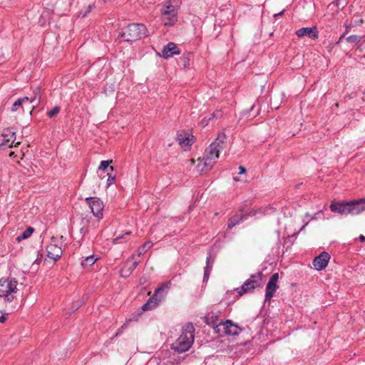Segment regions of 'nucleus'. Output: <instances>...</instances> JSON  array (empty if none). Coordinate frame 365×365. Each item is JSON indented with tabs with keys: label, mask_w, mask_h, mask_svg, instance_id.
<instances>
[{
	"label": "nucleus",
	"mask_w": 365,
	"mask_h": 365,
	"mask_svg": "<svg viewBox=\"0 0 365 365\" xmlns=\"http://www.w3.org/2000/svg\"><path fill=\"white\" fill-rule=\"evenodd\" d=\"M6 317L4 315H2L1 317H0V322L3 323L6 321Z\"/></svg>",
	"instance_id": "obj_38"
},
{
	"label": "nucleus",
	"mask_w": 365,
	"mask_h": 365,
	"mask_svg": "<svg viewBox=\"0 0 365 365\" xmlns=\"http://www.w3.org/2000/svg\"><path fill=\"white\" fill-rule=\"evenodd\" d=\"M318 30L316 26L304 27L298 29L296 31V35L299 37L308 36L311 39H316L318 38Z\"/></svg>",
	"instance_id": "obj_14"
},
{
	"label": "nucleus",
	"mask_w": 365,
	"mask_h": 365,
	"mask_svg": "<svg viewBox=\"0 0 365 365\" xmlns=\"http://www.w3.org/2000/svg\"><path fill=\"white\" fill-rule=\"evenodd\" d=\"M329 259L330 255L327 252H323L314 259L313 266L317 270H322L327 266Z\"/></svg>",
	"instance_id": "obj_12"
},
{
	"label": "nucleus",
	"mask_w": 365,
	"mask_h": 365,
	"mask_svg": "<svg viewBox=\"0 0 365 365\" xmlns=\"http://www.w3.org/2000/svg\"><path fill=\"white\" fill-rule=\"evenodd\" d=\"M41 88L37 86L33 91V96L31 97V103H34L32 109L39 105L41 103Z\"/></svg>",
	"instance_id": "obj_22"
},
{
	"label": "nucleus",
	"mask_w": 365,
	"mask_h": 365,
	"mask_svg": "<svg viewBox=\"0 0 365 365\" xmlns=\"http://www.w3.org/2000/svg\"><path fill=\"white\" fill-rule=\"evenodd\" d=\"M190 165H194V163H195V160H194V159H190Z\"/></svg>",
	"instance_id": "obj_39"
},
{
	"label": "nucleus",
	"mask_w": 365,
	"mask_h": 365,
	"mask_svg": "<svg viewBox=\"0 0 365 365\" xmlns=\"http://www.w3.org/2000/svg\"><path fill=\"white\" fill-rule=\"evenodd\" d=\"M18 284V281L15 278L0 279V297L7 302H13L19 292Z\"/></svg>",
	"instance_id": "obj_3"
},
{
	"label": "nucleus",
	"mask_w": 365,
	"mask_h": 365,
	"mask_svg": "<svg viewBox=\"0 0 365 365\" xmlns=\"http://www.w3.org/2000/svg\"><path fill=\"white\" fill-rule=\"evenodd\" d=\"M110 163H112V160L101 161L100 166H99V170H105L106 169H107L108 168Z\"/></svg>",
	"instance_id": "obj_30"
},
{
	"label": "nucleus",
	"mask_w": 365,
	"mask_h": 365,
	"mask_svg": "<svg viewBox=\"0 0 365 365\" xmlns=\"http://www.w3.org/2000/svg\"><path fill=\"white\" fill-rule=\"evenodd\" d=\"M92 7H93L92 5H89L88 6V12H89L91 10Z\"/></svg>",
	"instance_id": "obj_40"
},
{
	"label": "nucleus",
	"mask_w": 365,
	"mask_h": 365,
	"mask_svg": "<svg viewBox=\"0 0 365 365\" xmlns=\"http://www.w3.org/2000/svg\"><path fill=\"white\" fill-rule=\"evenodd\" d=\"M96 260L97 258H95L93 255L88 256L83 259L82 262V265L83 267L91 266L96 262Z\"/></svg>",
	"instance_id": "obj_24"
},
{
	"label": "nucleus",
	"mask_w": 365,
	"mask_h": 365,
	"mask_svg": "<svg viewBox=\"0 0 365 365\" xmlns=\"http://www.w3.org/2000/svg\"><path fill=\"white\" fill-rule=\"evenodd\" d=\"M109 168H110V170L111 171H113V167L110 166Z\"/></svg>",
	"instance_id": "obj_44"
},
{
	"label": "nucleus",
	"mask_w": 365,
	"mask_h": 365,
	"mask_svg": "<svg viewBox=\"0 0 365 365\" xmlns=\"http://www.w3.org/2000/svg\"><path fill=\"white\" fill-rule=\"evenodd\" d=\"M212 118H220L222 117V112L220 110H215L212 114Z\"/></svg>",
	"instance_id": "obj_33"
},
{
	"label": "nucleus",
	"mask_w": 365,
	"mask_h": 365,
	"mask_svg": "<svg viewBox=\"0 0 365 365\" xmlns=\"http://www.w3.org/2000/svg\"><path fill=\"white\" fill-rule=\"evenodd\" d=\"M23 103L29 101L31 103V98L29 97H24L22 98H20Z\"/></svg>",
	"instance_id": "obj_34"
},
{
	"label": "nucleus",
	"mask_w": 365,
	"mask_h": 365,
	"mask_svg": "<svg viewBox=\"0 0 365 365\" xmlns=\"http://www.w3.org/2000/svg\"><path fill=\"white\" fill-rule=\"evenodd\" d=\"M115 177L111 175H108V178L107 179V185L108 186H110L115 182Z\"/></svg>",
	"instance_id": "obj_32"
},
{
	"label": "nucleus",
	"mask_w": 365,
	"mask_h": 365,
	"mask_svg": "<svg viewBox=\"0 0 365 365\" xmlns=\"http://www.w3.org/2000/svg\"><path fill=\"white\" fill-rule=\"evenodd\" d=\"M47 257L54 261L58 260L62 255L61 247L56 244H49L46 247Z\"/></svg>",
	"instance_id": "obj_15"
},
{
	"label": "nucleus",
	"mask_w": 365,
	"mask_h": 365,
	"mask_svg": "<svg viewBox=\"0 0 365 365\" xmlns=\"http://www.w3.org/2000/svg\"><path fill=\"white\" fill-rule=\"evenodd\" d=\"M60 111V107L56 106L52 110L47 113L48 116L53 118L56 116Z\"/></svg>",
	"instance_id": "obj_28"
},
{
	"label": "nucleus",
	"mask_w": 365,
	"mask_h": 365,
	"mask_svg": "<svg viewBox=\"0 0 365 365\" xmlns=\"http://www.w3.org/2000/svg\"><path fill=\"white\" fill-rule=\"evenodd\" d=\"M34 229L33 227H29L20 235H19L16 237V240L18 242H21V240L29 238L31 235V234L34 232Z\"/></svg>",
	"instance_id": "obj_23"
},
{
	"label": "nucleus",
	"mask_w": 365,
	"mask_h": 365,
	"mask_svg": "<svg viewBox=\"0 0 365 365\" xmlns=\"http://www.w3.org/2000/svg\"><path fill=\"white\" fill-rule=\"evenodd\" d=\"M86 202L93 215L98 220L102 219L103 217V210L104 205L101 200L96 197H90L86 198Z\"/></svg>",
	"instance_id": "obj_9"
},
{
	"label": "nucleus",
	"mask_w": 365,
	"mask_h": 365,
	"mask_svg": "<svg viewBox=\"0 0 365 365\" xmlns=\"http://www.w3.org/2000/svg\"><path fill=\"white\" fill-rule=\"evenodd\" d=\"M182 66L184 68H187L190 66V54L183 55L181 58Z\"/></svg>",
	"instance_id": "obj_26"
},
{
	"label": "nucleus",
	"mask_w": 365,
	"mask_h": 365,
	"mask_svg": "<svg viewBox=\"0 0 365 365\" xmlns=\"http://www.w3.org/2000/svg\"><path fill=\"white\" fill-rule=\"evenodd\" d=\"M239 170H240V172H239L240 174H244L246 173V169L242 166H240Z\"/></svg>",
	"instance_id": "obj_35"
},
{
	"label": "nucleus",
	"mask_w": 365,
	"mask_h": 365,
	"mask_svg": "<svg viewBox=\"0 0 365 365\" xmlns=\"http://www.w3.org/2000/svg\"><path fill=\"white\" fill-rule=\"evenodd\" d=\"M177 140L182 148L187 150L192 143V139L183 134H178L177 135Z\"/></svg>",
	"instance_id": "obj_21"
},
{
	"label": "nucleus",
	"mask_w": 365,
	"mask_h": 365,
	"mask_svg": "<svg viewBox=\"0 0 365 365\" xmlns=\"http://www.w3.org/2000/svg\"><path fill=\"white\" fill-rule=\"evenodd\" d=\"M15 133L9 129L4 130L3 133L0 134V148H6L16 146L19 143H15Z\"/></svg>",
	"instance_id": "obj_10"
},
{
	"label": "nucleus",
	"mask_w": 365,
	"mask_h": 365,
	"mask_svg": "<svg viewBox=\"0 0 365 365\" xmlns=\"http://www.w3.org/2000/svg\"><path fill=\"white\" fill-rule=\"evenodd\" d=\"M361 39H362V36H361L351 35L347 38V41L349 43H357L360 42L361 41Z\"/></svg>",
	"instance_id": "obj_25"
},
{
	"label": "nucleus",
	"mask_w": 365,
	"mask_h": 365,
	"mask_svg": "<svg viewBox=\"0 0 365 365\" xmlns=\"http://www.w3.org/2000/svg\"><path fill=\"white\" fill-rule=\"evenodd\" d=\"M162 292H163V287L158 288L155 290L154 295L150 298L145 304L143 305L142 309L143 311H147L155 307L158 302L161 300V298L158 299V297Z\"/></svg>",
	"instance_id": "obj_16"
},
{
	"label": "nucleus",
	"mask_w": 365,
	"mask_h": 365,
	"mask_svg": "<svg viewBox=\"0 0 365 365\" xmlns=\"http://www.w3.org/2000/svg\"><path fill=\"white\" fill-rule=\"evenodd\" d=\"M227 136L224 133H220L210 146L206 149L204 157L212 164H215L219 158V153L226 146Z\"/></svg>",
	"instance_id": "obj_4"
},
{
	"label": "nucleus",
	"mask_w": 365,
	"mask_h": 365,
	"mask_svg": "<svg viewBox=\"0 0 365 365\" xmlns=\"http://www.w3.org/2000/svg\"><path fill=\"white\" fill-rule=\"evenodd\" d=\"M147 28L144 24H129L122 33V37L126 41H133L146 36Z\"/></svg>",
	"instance_id": "obj_6"
},
{
	"label": "nucleus",
	"mask_w": 365,
	"mask_h": 365,
	"mask_svg": "<svg viewBox=\"0 0 365 365\" xmlns=\"http://www.w3.org/2000/svg\"><path fill=\"white\" fill-rule=\"evenodd\" d=\"M150 242L145 243L139 250H138V256H140L143 253L145 252V251L151 247Z\"/></svg>",
	"instance_id": "obj_27"
},
{
	"label": "nucleus",
	"mask_w": 365,
	"mask_h": 365,
	"mask_svg": "<svg viewBox=\"0 0 365 365\" xmlns=\"http://www.w3.org/2000/svg\"><path fill=\"white\" fill-rule=\"evenodd\" d=\"M213 118L212 117V115L208 118L207 120H210L211 119H212Z\"/></svg>",
	"instance_id": "obj_42"
},
{
	"label": "nucleus",
	"mask_w": 365,
	"mask_h": 365,
	"mask_svg": "<svg viewBox=\"0 0 365 365\" xmlns=\"http://www.w3.org/2000/svg\"><path fill=\"white\" fill-rule=\"evenodd\" d=\"M330 210L341 215H359L365 210V198L350 202H332Z\"/></svg>",
	"instance_id": "obj_1"
},
{
	"label": "nucleus",
	"mask_w": 365,
	"mask_h": 365,
	"mask_svg": "<svg viewBox=\"0 0 365 365\" xmlns=\"http://www.w3.org/2000/svg\"><path fill=\"white\" fill-rule=\"evenodd\" d=\"M262 285V274H253L247 279L241 287L237 288L236 290L240 296L244 294L251 293L256 288L260 287Z\"/></svg>",
	"instance_id": "obj_7"
},
{
	"label": "nucleus",
	"mask_w": 365,
	"mask_h": 365,
	"mask_svg": "<svg viewBox=\"0 0 365 365\" xmlns=\"http://www.w3.org/2000/svg\"><path fill=\"white\" fill-rule=\"evenodd\" d=\"M214 259H212L210 254L207 257L206 266L205 267L203 281L207 282L209 279L210 272L212 269Z\"/></svg>",
	"instance_id": "obj_20"
},
{
	"label": "nucleus",
	"mask_w": 365,
	"mask_h": 365,
	"mask_svg": "<svg viewBox=\"0 0 365 365\" xmlns=\"http://www.w3.org/2000/svg\"><path fill=\"white\" fill-rule=\"evenodd\" d=\"M130 234V232H125L124 235L117 236L116 237L113 238V243H115V244L119 243L120 240L121 239H123L125 235H128Z\"/></svg>",
	"instance_id": "obj_31"
},
{
	"label": "nucleus",
	"mask_w": 365,
	"mask_h": 365,
	"mask_svg": "<svg viewBox=\"0 0 365 365\" xmlns=\"http://www.w3.org/2000/svg\"><path fill=\"white\" fill-rule=\"evenodd\" d=\"M249 215H255V211H251Z\"/></svg>",
	"instance_id": "obj_41"
},
{
	"label": "nucleus",
	"mask_w": 365,
	"mask_h": 365,
	"mask_svg": "<svg viewBox=\"0 0 365 365\" xmlns=\"http://www.w3.org/2000/svg\"><path fill=\"white\" fill-rule=\"evenodd\" d=\"M180 53V50L177 47L176 44L173 42L168 43L164 46L162 51V56L166 59L173 57L174 55H178Z\"/></svg>",
	"instance_id": "obj_17"
},
{
	"label": "nucleus",
	"mask_w": 365,
	"mask_h": 365,
	"mask_svg": "<svg viewBox=\"0 0 365 365\" xmlns=\"http://www.w3.org/2000/svg\"><path fill=\"white\" fill-rule=\"evenodd\" d=\"M247 214L243 213H236L233 216H232L227 222V226L229 229H232L236 225L240 224V222H244L247 219Z\"/></svg>",
	"instance_id": "obj_18"
},
{
	"label": "nucleus",
	"mask_w": 365,
	"mask_h": 365,
	"mask_svg": "<svg viewBox=\"0 0 365 365\" xmlns=\"http://www.w3.org/2000/svg\"><path fill=\"white\" fill-rule=\"evenodd\" d=\"M14 154V152H11L9 155H10V156H12Z\"/></svg>",
	"instance_id": "obj_43"
},
{
	"label": "nucleus",
	"mask_w": 365,
	"mask_h": 365,
	"mask_svg": "<svg viewBox=\"0 0 365 365\" xmlns=\"http://www.w3.org/2000/svg\"><path fill=\"white\" fill-rule=\"evenodd\" d=\"M194 327L187 324L183 328L181 335L173 344L172 348L175 351L182 353L187 351L194 341Z\"/></svg>",
	"instance_id": "obj_2"
},
{
	"label": "nucleus",
	"mask_w": 365,
	"mask_h": 365,
	"mask_svg": "<svg viewBox=\"0 0 365 365\" xmlns=\"http://www.w3.org/2000/svg\"><path fill=\"white\" fill-rule=\"evenodd\" d=\"M214 164L207 160V159L203 157L202 159H199L198 163L197 165V170L200 173H204L210 170Z\"/></svg>",
	"instance_id": "obj_19"
},
{
	"label": "nucleus",
	"mask_w": 365,
	"mask_h": 365,
	"mask_svg": "<svg viewBox=\"0 0 365 365\" xmlns=\"http://www.w3.org/2000/svg\"><path fill=\"white\" fill-rule=\"evenodd\" d=\"M138 264V261L135 259L134 256L130 257L126 260L124 265L121 268L120 275L123 277L129 276Z\"/></svg>",
	"instance_id": "obj_13"
},
{
	"label": "nucleus",
	"mask_w": 365,
	"mask_h": 365,
	"mask_svg": "<svg viewBox=\"0 0 365 365\" xmlns=\"http://www.w3.org/2000/svg\"><path fill=\"white\" fill-rule=\"evenodd\" d=\"M359 240L361 241V242H364L365 241V237L362 235H361L359 237Z\"/></svg>",
	"instance_id": "obj_37"
},
{
	"label": "nucleus",
	"mask_w": 365,
	"mask_h": 365,
	"mask_svg": "<svg viewBox=\"0 0 365 365\" xmlns=\"http://www.w3.org/2000/svg\"><path fill=\"white\" fill-rule=\"evenodd\" d=\"M23 105V103L22 101H21L20 98H19L17 101H16L14 102V103L13 104V106L11 108V111L12 112H15L16 111L19 107L22 106Z\"/></svg>",
	"instance_id": "obj_29"
},
{
	"label": "nucleus",
	"mask_w": 365,
	"mask_h": 365,
	"mask_svg": "<svg viewBox=\"0 0 365 365\" xmlns=\"http://www.w3.org/2000/svg\"><path fill=\"white\" fill-rule=\"evenodd\" d=\"M284 11V10H282V11L281 12H279V13H278V14H275L274 15V16L275 18H277V17H278V16H282V15L283 14Z\"/></svg>",
	"instance_id": "obj_36"
},
{
	"label": "nucleus",
	"mask_w": 365,
	"mask_h": 365,
	"mask_svg": "<svg viewBox=\"0 0 365 365\" xmlns=\"http://www.w3.org/2000/svg\"><path fill=\"white\" fill-rule=\"evenodd\" d=\"M216 333L223 335L235 336L237 335L241 330L238 326L234 324L231 321L227 320L225 322H220L218 324L214 327Z\"/></svg>",
	"instance_id": "obj_8"
},
{
	"label": "nucleus",
	"mask_w": 365,
	"mask_h": 365,
	"mask_svg": "<svg viewBox=\"0 0 365 365\" xmlns=\"http://www.w3.org/2000/svg\"><path fill=\"white\" fill-rule=\"evenodd\" d=\"M180 0H169L161 9V19L165 26H172L177 21L178 9Z\"/></svg>",
	"instance_id": "obj_5"
},
{
	"label": "nucleus",
	"mask_w": 365,
	"mask_h": 365,
	"mask_svg": "<svg viewBox=\"0 0 365 365\" xmlns=\"http://www.w3.org/2000/svg\"><path fill=\"white\" fill-rule=\"evenodd\" d=\"M279 279V274L274 273L270 277L265 292L266 300H269L274 294L278 288L277 282Z\"/></svg>",
	"instance_id": "obj_11"
}]
</instances>
